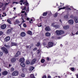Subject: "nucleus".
Here are the masks:
<instances>
[{
    "label": "nucleus",
    "mask_w": 78,
    "mask_h": 78,
    "mask_svg": "<svg viewBox=\"0 0 78 78\" xmlns=\"http://www.w3.org/2000/svg\"><path fill=\"white\" fill-rule=\"evenodd\" d=\"M1 49L3 53H5V54H8V51L5 47H2Z\"/></svg>",
    "instance_id": "2"
},
{
    "label": "nucleus",
    "mask_w": 78,
    "mask_h": 78,
    "mask_svg": "<svg viewBox=\"0 0 78 78\" xmlns=\"http://www.w3.org/2000/svg\"><path fill=\"white\" fill-rule=\"evenodd\" d=\"M10 61L12 62H15L16 61V59L15 58H12L11 59Z\"/></svg>",
    "instance_id": "12"
},
{
    "label": "nucleus",
    "mask_w": 78,
    "mask_h": 78,
    "mask_svg": "<svg viewBox=\"0 0 78 78\" xmlns=\"http://www.w3.org/2000/svg\"><path fill=\"white\" fill-rule=\"evenodd\" d=\"M15 23H20V22L18 20H16L15 21Z\"/></svg>",
    "instance_id": "30"
},
{
    "label": "nucleus",
    "mask_w": 78,
    "mask_h": 78,
    "mask_svg": "<svg viewBox=\"0 0 78 78\" xmlns=\"http://www.w3.org/2000/svg\"><path fill=\"white\" fill-rule=\"evenodd\" d=\"M1 27L2 30H4L6 27V25L5 24L2 25L1 26Z\"/></svg>",
    "instance_id": "10"
},
{
    "label": "nucleus",
    "mask_w": 78,
    "mask_h": 78,
    "mask_svg": "<svg viewBox=\"0 0 78 78\" xmlns=\"http://www.w3.org/2000/svg\"><path fill=\"white\" fill-rule=\"evenodd\" d=\"M66 9V10H71V9L70 8H69V6L66 5L65 7H63V8H61L59 9V11L61 10V9Z\"/></svg>",
    "instance_id": "3"
},
{
    "label": "nucleus",
    "mask_w": 78,
    "mask_h": 78,
    "mask_svg": "<svg viewBox=\"0 0 78 78\" xmlns=\"http://www.w3.org/2000/svg\"><path fill=\"white\" fill-rule=\"evenodd\" d=\"M55 33H56L57 35L59 36V35H61L62 34L64 33V32L62 30H57L55 31Z\"/></svg>",
    "instance_id": "1"
},
{
    "label": "nucleus",
    "mask_w": 78,
    "mask_h": 78,
    "mask_svg": "<svg viewBox=\"0 0 78 78\" xmlns=\"http://www.w3.org/2000/svg\"><path fill=\"white\" fill-rule=\"evenodd\" d=\"M9 4V3H5V6H6V5H8Z\"/></svg>",
    "instance_id": "50"
},
{
    "label": "nucleus",
    "mask_w": 78,
    "mask_h": 78,
    "mask_svg": "<svg viewBox=\"0 0 78 78\" xmlns=\"http://www.w3.org/2000/svg\"><path fill=\"white\" fill-rule=\"evenodd\" d=\"M34 67L33 66H30L29 69V71H32V70H34Z\"/></svg>",
    "instance_id": "17"
},
{
    "label": "nucleus",
    "mask_w": 78,
    "mask_h": 78,
    "mask_svg": "<svg viewBox=\"0 0 78 78\" xmlns=\"http://www.w3.org/2000/svg\"><path fill=\"white\" fill-rule=\"evenodd\" d=\"M72 36H74V35H75V33H73V32H72Z\"/></svg>",
    "instance_id": "43"
},
{
    "label": "nucleus",
    "mask_w": 78,
    "mask_h": 78,
    "mask_svg": "<svg viewBox=\"0 0 78 78\" xmlns=\"http://www.w3.org/2000/svg\"><path fill=\"white\" fill-rule=\"evenodd\" d=\"M43 78H47V76H44L43 77Z\"/></svg>",
    "instance_id": "47"
},
{
    "label": "nucleus",
    "mask_w": 78,
    "mask_h": 78,
    "mask_svg": "<svg viewBox=\"0 0 78 78\" xmlns=\"http://www.w3.org/2000/svg\"><path fill=\"white\" fill-rule=\"evenodd\" d=\"M21 76L22 77H25V74L23 73L21 74Z\"/></svg>",
    "instance_id": "33"
},
{
    "label": "nucleus",
    "mask_w": 78,
    "mask_h": 78,
    "mask_svg": "<svg viewBox=\"0 0 78 78\" xmlns=\"http://www.w3.org/2000/svg\"><path fill=\"white\" fill-rule=\"evenodd\" d=\"M37 61V59L36 58H34L33 60H32L30 62V64L31 65H33Z\"/></svg>",
    "instance_id": "4"
},
{
    "label": "nucleus",
    "mask_w": 78,
    "mask_h": 78,
    "mask_svg": "<svg viewBox=\"0 0 78 78\" xmlns=\"http://www.w3.org/2000/svg\"><path fill=\"white\" fill-rule=\"evenodd\" d=\"M3 34V32L2 31H0V36H2Z\"/></svg>",
    "instance_id": "39"
},
{
    "label": "nucleus",
    "mask_w": 78,
    "mask_h": 78,
    "mask_svg": "<svg viewBox=\"0 0 78 78\" xmlns=\"http://www.w3.org/2000/svg\"><path fill=\"white\" fill-rule=\"evenodd\" d=\"M3 3L0 2V8H2L3 6Z\"/></svg>",
    "instance_id": "31"
},
{
    "label": "nucleus",
    "mask_w": 78,
    "mask_h": 78,
    "mask_svg": "<svg viewBox=\"0 0 78 78\" xmlns=\"http://www.w3.org/2000/svg\"><path fill=\"white\" fill-rule=\"evenodd\" d=\"M69 28V27L68 26H64L63 27V28L65 30H66L67 28Z\"/></svg>",
    "instance_id": "29"
},
{
    "label": "nucleus",
    "mask_w": 78,
    "mask_h": 78,
    "mask_svg": "<svg viewBox=\"0 0 78 78\" xmlns=\"http://www.w3.org/2000/svg\"><path fill=\"white\" fill-rule=\"evenodd\" d=\"M23 27H24L25 28H26V27H27V25H26V24L24 23L23 25Z\"/></svg>",
    "instance_id": "41"
},
{
    "label": "nucleus",
    "mask_w": 78,
    "mask_h": 78,
    "mask_svg": "<svg viewBox=\"0 0 78 78\" xmlns=\"http://www.w3.org/2000/svg\"><path fill=\"white\" fill-rule=\"evenodd\" d=\"M20 2H21L22 3H23V0H20Z\"/></svg>",
    "instance_id": "46"
},
{
    "label": "nucleus",
    "mask_w": 78,
    "mask_h": 78,
    "mask_svg": "<svg viewBox=\"0 0 78 78\" xmlns=\"http://www.w3.org/2000/svg\"><path fill=\"white\" fill-rule=\"evenodd\" d=\"M3 53L2 52H0V56H3Z\"/></svg>",
    "instance_id": "37"
},
{
    "label": "nucleus",
    "mask_w": 78,
    "mask_h": 78,
    "mask_svg": "<svg viewBox=\"0 0 78 78\" xmlns=\"http://www.w3.org/2000/svg\"><path fill=\"white\" fill-rule=\"evenodd\" d=\"M11 46H17V43L14 42H12L11 43Z\"/></svg>",
    "instance_id": "18"
},
{
    "label": "nucleus",
    "mask_w": 78,
    "mask_h": 78,
    "mask_svg": "<svg viewBox=\"0 0 78 78\" xmlns=\"http://www.w3.org/2000/svg\"><path fill=\"white\" fill-rule=\"evenodd\" d=\"M26 9V7H24V8L23 9V10H25Z\"/></svg>",
    "instance_id": "54"
},
{
    "label": "nucleus",
    "mask_w": 78,
    "mask_h": 78,
    "mask_svg": "<svg viewBox=\"0 0 78 78\" xmlns=\"http://www.w3.org/2000/svg\"><path fill=\"white\" fill-rule=\"evenodd\" d=\"M18 71H14L12 73V76H16L18 75Z\"/></svg>",
    "instance_id": "6"
},
{
    "label": "nucleus",
    "mask_w": 78,
    "mask_h": 78,
    "mask_svg": "<svg viewBox=\"0 0 78 78\" xmlns=\"http://www.w3.org/2000/svg\"><path fill=\"white\" fill-rule=\"evenodd\" d=\"M71 70L72 71H74V70H75V68H71Z\"/></svg>",
    "instance_id": "40"
},
{
    "label": "nucleus",
    "mask_w": 78,
    "mask_h": 78,
    "mask_svg": "<svg viewBox=\"0 0 78 78\" xmlns=\"http://www.w3.org/2000/svg\"><path fill=\"white\" fill-rule=\"evenodd\" d=\"M4 46L5 47H6V48H10V46H9L8 45H6V44H5L4 45Z\"/></svg>",
    "instance_id": "28"
},
{
    "label": "nucleus",
    "mask_w": 78,
    "mask_h": 78,
    "mask_svg": "<svg viewBox=\"0 0 78 78\" xmlns=\"http://www.w3.org/2000/svg\"><path fill=\"white\" fill-rule=\"evenodd\" d=\"M7 21L9 23V24H12V23H11V20L9 19H8L7 20Z\"/></svg>",
    "instance_id": "22"
},
{
    "label": "nucleus",
    "mask_w": 78,
    "mask_h": 78,
    "mask_svg": "<svg viewBox=\"0 0 78 78\" xmlns=\"http://www.w3.org/2000/svg\"><path fill=\"white\" fill-rule=\"evenodd\" d=\"M26 47L27 48H29V46H26Z\"/></svg>",
    "instance_id": "52"
},
{
    "label": "nucleus",
    "mask_w": 78,
    "mask_h": 78,
    "mask_svg": "<svg viewBox=\"0 0 78 78\" xmlns=\"http://www.w3.org/2000/svg\"><path fill=\"white\" fill-rule=\"evenodd\" d=\"M27 33L28 34H30V35H32L33 34L32 33V32H31V31L30 30H28L27 32Z\"/></svg>",
    "instance_id": "20"
},
{
    "label": "nucleus",
    "mask_w": 78,
    "mask_h": 78,
    "mask_svg": "<svg viewBox=\"0 0 78 78\" xmlns=\"http://www.w3.org/2000/svg\"><path fill=\"white\" fill-rule=\"evenodd\" d=\"M25 5H26V6H28V3H27L25 4Z\"/></svg>",
    "instance_id": "48"
},
{
    "label": "nucleus",
    "mask_w": 78,
    "mask_h": 78,
    "mask_svg": "<svg viewBox=\"0 0 78 78\" xmlns=\"http://www.w3.org/2000/svg\"><path fill=\"white\" fill-rule=\"evenodd\" d=\"M30 61H29L28 60H27L26 61V64L28 65V64H30Z\"/></svg>",
    "instance_id": "25"
},
{
    "label": "nucleus",
    "mask_w": 78,
    "mask_h": 78,
    "mask_svg": "<svg viewBox=\"0 0 78 78\" xmlns=\"http://www.w3.org/2000/svg\"><path fill=\"white\" fill-rule=\"evenodd\" d=\"M64 19H68V16L67 15H65L64 17Z\"/></svg>",
    "instance_id": "23"
},
{
    "label": "nucleus",
    "mask_w": 78,
    "mask_h": 78,
    "mask_svg": "<svg viewBox=\"0 0 78 78\" xmlns=\"http://www.w3.org/2000/svg\"><path fill=\"white\" fill-rule=\"evenodd\" d=\"M21 13H25V11H22Z\"/></svg>",
    "instance_id": "56"
},
{
    "label": "nucleus",
    "mask_w": 78,
    "mask_h": 78,
    "mask_svg": "<svg viewBox=\"0 0 78 78\" xmlns=\"http://www.w3.org/2000/svg\"><path fill=\"white\" fill-rule=\"evenodd\" d=\"M45 35L46 36H47V37H50L51 35V34L49 32H47L45 33Z\"/></svg>",
    "instance_id": "13"
},
{
    "label": "nucleus",
    "mask_w": 78,
    "mask_h": 78,
    "mask_svg": "<svg viewBox=\"0 0 78 78\" xmlns=\"http://www.w3.org/2000/svg\"><path fill=\"white\" fill-rule=\"evenodd\" d=\"M20 65L21 66L23 67H24L25 66V63H23V62L21 63Z\"/></svg>",
    "instance_id": "21"
},
{
    "label": "nucleus",
    "mask_w": 78,
    "mask_h": 78,
    "mask_svg": "<svg viewBox=\"0 0 78 78\" xmlns=\"http://www.w3.org/2000/svg\"><path fill=\"white\" fill-rule=\"evenodd\" d=\"M37 50V48H35L33 49V50L34 51V50Z\"/></svg>",
    "instance_id": "51"
},
{
    "label": "nucleus",
    "mask_w": 78,
    "mask_h": 78,
    "mask_svg": "<svg viewBox=\"0 0 78 78\" xmlns=\"http://www.w3.org/2000/svg\"><path fill=\"white\" fill-rule=\"evenodd\" d=\"M76 13L77 14H78V10L77 11Z\"/></svg>",
    "instance_id": "62"
},
{
    "label": "nucleus",
    "mask_w": 78,
    "mask_h": 78,
    "mask_svg": "<svg viewBox=\"0 0 78 78\" xmlns=\"http://www.w3.org/2000/svg\"><path fill=\"white\" fill-rule=\"evenodd\" d=\"M41 62L42 63H44L45 62V60L44 59H43L41 60Z\"/></svg>",
    "instance_id": "32"
},
{
    "label": "nucleus",
    "mask_w": 78,
    "mask_h": 78,
    "mask_svg": "<svg viewBox=\"0 0 78 78\" xmlns=\"http://www.w3.org/2000/svg\"><path fill=\"white\" fill-rule=\"evenodd\" d=\"M24 15H25V16H27V13L25 12V13Z\"/></svg>",
    "instance_id": "57"
},
{
    "label": "nucleus",
    "mask_w": 78,
    "mask_h": 78,
    "mask_svg": "<svg viewBox=\"0 0 78 78\" xmlns=\"http://www.w3.org/2000/svg\"><path fill=\"white\" fill-rule=\"evenodd\" d=\"M47 15V12H44L43 14V16H46Z\"/></svg>",
    "instance_id": "26"
},
{
    "label": "nucleus",
    "mask_w": 78,
    "mask_h": 78,
    "mask_svg": "<svg viewBox=\"0 0 78 78\" xmlns=\"http://www.w3.org/2000/svg\"><path fill=\"white\" fill-rule=\"evenodd\" d=\"M48 78H51V76H48Z\"/></svg>",
    "instance_id": "58"
},
{
    "label": "nucleus",
    "mask_w": 78,
    "mask_h": 78,
    "mask_svg": "<svg viewBox=\"0 0 78 78\" xmlns=\"http://www.w3.org/2000/svg\"><path fill=\"white\" fill-rule=\"evenodd\" d=\"M40 45H41V44H40V43L39 42H38L37 43V45L38 47L39 46H40Z\"/></svg>",
    "instance_id": "42"
},
{
    "label": "nucleus",
    "mask_w": 78,
    "mask_h": 78,
    "mask_svg": "<svg viewBox=\"0 0 78 78\" xmlns=\"http://www.w3.org/2000/svg\"><path fill=\"white\" fill-rule=\"evenodd\" d=\"M68 22L69 23V24H70L71 25L73 24L74 22H73V20H68Z\"/></svg>",
    "instance_id": "11"
},
{
    "label": "nucleus",
    "mask_w": 78,
    "mask_h": 78,
    "mask_svg": "<svg viewBox=\"0 0 78 78\" xmlns=\"http://www.w3.org/2000/svg\"><path fill=\"white\" fill-rule=\"evenodd\" d=\"M45 30L46 31H50V30H51V29L50 28V27L49 26H47L45 28Z\"/></svg>",
    "instance_id": "8"
},
{
    "label": "nucleus",
    "mask_w": 78,
    "mask_h": 78,
    "mask_svg": "<svg viewBox=\"0 0 78 78\" xmlns=\"http://www.w3.org/2000/svg\"><path fill=\"white\" fill-rule=\"evenodd\" d=\"M10 71L11 72H13L14 71V68L13 67L11 68L10 69Z\"/></svg>",
    "instance_id": "27"
},
{
    "label": "nucleus",
    "mask_w": 78,
    "mask_h": 78,
    "mask_svg": "<svg viewBox=\"0 0 78 78\" xmlns=\"http://www.w3.org/2000/svg\"><path fill=\"white\" fill-rule=\"evenodd\" d=\"M55 23H53L51 24V27H55Z\"/></svg>",
    "instance_id": "38"
},
{
    "label": "nucleus",
    "mask_w": 78,
    "mask_h": 78,
    "mask_svg": "<svg viewBox=\"0 0 78 78\" xmlns=\"http://www.w3.org/2000/svg\"><path fill=\"white\" fill-rule=\"evenodd\" d=\"M55 28H58L59 27V26L57 25H56L54 26V27Z\"/></svg>",
    "instance_id": "34"
},
{
    "label": "nucleus",
    "mask_w": 78,
    "mask_h": 78,
    "mask_svg": "<svg viewBox=\"0 0 78 78\" xmlns=\"http://www.w3.org/2000/svg\"><path fill=\"white\" fill-rule=\"evenodd\" d=\"M38 26L39 27H42V25H41V23L40 24L38 25Z\"/></svg>",
    "instance_id": "45"
},
{
    "label": "nucleus",
    "mask_w": 78,
    "mask_h": 78,
    "mask_svg": "<svg viewBox=\"0 0 78 78\" xmlns=\"http://www.w3.org/2000/svg\"><path fill=\"white\" fill-rule=\"evenodd\" d=\"M58 16V13H56L54 16V17H57V16Z\"/></svg>",
    "instance_id": "35"
},
{
    "label": "nucleus",
    "mask_w": 78,
    "mask_h": 78,
    "mask_svg": "<svg viewBox=\"0 0 78 78\" xmlns=\"http://www.w3.org/2000/svg\"><path fill=\"white\" fill-rule=\"evenodd\" d=\"M23 72H27V69L24 68L23 70Z\"/></svg>",
    "instance_id": "36"
},
{
    "label": "nucleus",
    "mask_w": 78,
    "mask_h": 78,
    "mask_svg": "<svg viewBox=\"0 0 78 78\" xmlns=\"http://www.w3.org/2000/svg\"><path fill=\"white\" fill-rule=\"evenodd\" d=\"M22 20H23V22H22V23H24V22H25V21H24V20H23V19H22Z\"/></svg>",
    "instance_id": "49"
},
{
    "label": "nucleus",
    "mask_w": 78,
    "mask_h": 78,
    "mask_svg": "<svg viewBox=\"0 0 78 78\" xmlns=\"http://www.w3.org/2000/svg\"><path fill=\"white\" fill-rule=\"evenodd\" d=\"M8 72L5 71L2 73L3 75H6L8 74Z\"/></svg>",
    "instance_id": "16"
},
{
    "label": "nucleus",
    "mask_w": 78,
    "mask_h": 78,
    "mask_svg": "<svg viewBox=\"0 0 78 78\" xmlns=\"http://www.w3.org/2000/svg\"><path fill=\"white\" fill-rule=\"evenodd\" d=\"M47 60H48H48H49V58H47Z\"/></svg>",
    "instance_id": "60"
},
{
    "label": "nucleus",
    "mask_w": 78,
    "mask_h": 78,
    "mask_svg": "<svg viewBox=\"0 0 78 78\" xmlns=\"http://www.w3.org/2000/svg\"><path fill=\"white\" fill-rule=\"evenodd\" d=\"M64 6V4H62V5H60V6Z\"/></svg>",
    "instance_id": "63"
},
{
    "label": "nucleus",
    "mask_w": 78,
    "mask_h": 78,
    "mask_svg": "<svg viewBox=\"0 0 78 78\" xmlns=\"http://www.w3.org/2000/svg\"><path fill=\"white\" fill-rule=\"evenodd\" d=\"M13 4H14V3H16V4H18V2H12Z\"/></svg>",
    "instance_id": "44"
},
{
    "label": "nucleus",
    "mask_w": 78,
    "mask_h": 78,
    "mask_svg": "<svg viewBox=\"0 0 78 78\" xmlns=\"http://www.w3.org/2000/svg\"><path fill=\"white\" fill-rule=\"evenodd\" d=\"M40 53V50H38V53Z\"/></svg>",
    "instance_id": "61"
},
{
    "label": "nucleus",
    "mask_w": 78,
    "mask_h": 78,
    "mask_svg": "<svg viewBox=\"0 0 78 78\" xmlns=\"http://www.w3.org/2000/svg\"><path fill=\"white\" fill-rule=\"evenodd\" d=\"M20 35L21 37H25L26 36V34L24 32H22L21 33Z\"/></svg>",
    "instance_id": "9"
},
{
    "label": "nucleus",
    "mask_w": 78,
    "mask_h": 78,
    "mask_svg": "<svg viewBox=\"0 0 78 78\" xmlns=\"http://www.w3.org/2000/svg\"><path fill=\"white\" fill-rule=\"evenodd\" d=\"M30 19L29 18H27V20H29Z\"/></svg>",
    "instance_id": "64"
},
{
    "label": "nucleus",
    "mask_w": 78,
    "mask_h": 78,
    "mask_svg": "<svg viewBox=\"0 0 78 78\" xmlns=\"http://www.w3.org/2000/svg\"><path fill=\"white\" fill-rule=\"evenodd\" d=\"M74 20L76 23H78V17H74Z\"/></svg>",
    "instance_id": "15"
},
{
    "label": "nucleus",
    "mask_w": 78,
    "mask_h": 78,
    "mask_svg": "<svg viewBox=\"0 0 78 78\" xmlns=\"http://www.w3.org/2000/svg\"><path fill=\"white\" fill-rule=\"evenodd\" d=\"M7 33H11V29H8L7 31Z\"/></svg>",
    "instance_id": "24"
},
{
    "label": "nucleus",
    "mask_w": 78,
    "mask_h": 78,
    "mask_svg": "<svg viewBox=\"0 0 78 78\" xmlns=\"http://www.w3.org/2000/svg\"><path fill=\"white\" fill-rule=\"evenodd\" d=\"M61 38V37H58V39H60Z\"/></svg>",
    "instance_id": "53"
},
{
    "label": "nucleus",
    "mask_w": 78,
    "mask_h": 78,
    "mask_svg": "<svg viewBox=\"0 0 78 78\" xmlns=\"http://www.w3.org/2000/svg\"><path fill=\"white\" fill-rule=\"evenodd\" d=\"M28 11H29V7H28L27 10H26L27 11H28Z\"/></svg>",
    "instance_id": "59"
},
{
    "label": "nucleus",
    "mask_w": 78,
    "mask_h": 78,
    "mask_svg": "<svg viewBox=\"0 0 78 78\" xmlns=\"http://www.w3.org/2000/svg\"><path fill=\"white\" fill-rule=\"evenodd\" d=\"M3 14L5 15V16H6V13H3Z\"/></svg>",
    "instance_id": "55"
},
{
    "label": "nucleus",
    "mask_w": 78,
    "mask_h": 78,
    "mask_svg": "<svg viewBox=\"0 0 78 78\" xmlns=\"http://www.w3.org/2000/svg\"><path fill=\"white\" fill-rule=\"evenodd\" d=\"M10 40V37L9 36H8L6 37L5 38L4 41L5 42H8V41H9Z\"/></svg>",
    "instance_id": "7"
},
{
    "label": "nucleus",
    "mask_w": 78,
    "mask_h": 78,
    "mask_svg": "<svg viewBox=\"0 0 78 78\" xmlns=\"http://www.w3.org/2000/svg\"><path fill=\"white\" fill-rule=\"evenodd\" d=\"M20 62H21V63L23 62H24V59L22 58H20Z\"/></svg>",
    "instance_id": "19"
},
{
    "label": "nucleus",
    "mask_w": 78,
    "mask_h": 78,
    "mask_svg": "<svg viewBox=\"0 0 78 78\" xmlns=\"http://www.w3.org/2000/svg\"><path fill=\"white\" fill-rule=\"evenodd\" d=\"M20 55V52H19V51H18L17 53L16 54V55H15V56L16 57H18L19 55Z\"/></svg>",
    "instance_id": "14"
},
{
    "label": "nucleus",
    "mask_w": 78,
    "mask_h": 78,
    "mask_svg": "<svg viewBox=\"0 0 78 78\" xmlns=\"http://www.w3.org/2000/svg\"><path fill=\"white\" fill-rule=\"evenodd\" d=\"M54 45V43L52 42H49L48 43V47H51Z\"/></svg>",
    "instance_id": "5"
}]
</instances>
